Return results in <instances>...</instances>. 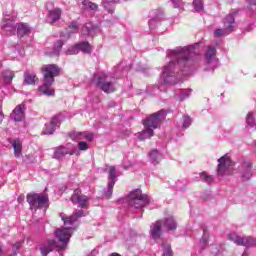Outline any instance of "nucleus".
Wrapping results in <instances>:
<instances>
[{
	"label": "nucleus",
	"instance_id": "f257e3e1",
	"mask_svg": "<svg viewBox=\"0 0 256 256\" xmlns=\"http://www.w3.org/2000/svg\"><path fill=\"white\" fill-rule=\"evenodd\" d=\"M199 55V44L176 47L166 53L169 63L162 68L160 85H175L184 77L193 73V57Z\"/></svg>",
	"mask_w": 256,
	"mask_h": 256
},
{
	"label": "nucleus",
	"instance_id": "f03ea898",
	"mask_svg": "<svg viewBox=\"0 0 256 256\" xmlns=\"http://www.w3.org/2000/svg\"><path fill=\"white\" fill-rule=\"evenodd\" d=\"M87 212L83 210H75L71 216H67L65 213H60L61 220L64 223V227L55 230V237L58 239L59 243L55 239L48 240L46 243L40 246V252L42 256H47L53 249H58V251H65L69 241L75 231V223L81 217H85Z\"/></svg>",
	"mask_w": 256,
	"mask_h": 256
},
{
	"label": "nucleus",
	"instance_id": "7ed1b4c3",
	"mask_svg": "<svg viewBox=\"0 0 256 256\" xmlns=\"http://www.w3.org/2000/svg\"><path fill=\"white\" fill-rule=\"evenodd\" d=\"M127 64L121 62L115 67L113 74H107L105 72H99L94 75L93 83L101 89L104 93H115L117 87L115 86V79H121L125 75L126 71H129Z\"/></svg>",
	"mask_w": 256,
	"mask_h": 256
},
{
	"label": "nucleus",
	"instance_id": "20e7f679",
	"mask_svg": "<svg viewBox=\"0 0 256 256\" xmlns=\"http://www.w3.org/2000/svg\"><path fill=\"white\" fill-rule=\"evenodd\" d=\"M167 117V111L160 110L154 114L148 116L143 120L144 130L138 133L137 137L139 141H145V139H151L155 135L154 129H158L161 126L163 120Z\"/></svg>",
	"mask_w": 256,
	"mask_h": 256
},
{
	"label": "nucleus",
	"instance_id": "39448f33",
	"mask_svg": "<svg viewBox=\"0 0 256 256\" xmlns=\"http://www.w3.org/2000/svg\"><path fill=\"white\" fill-rule=\"evenodd\" d=\"M59 71V66L55 64H48L42 67L44 80L43 85L39 87L40 93L48 97L55 95L53 83H55V77L59 76Z\"/></svg>",
	"mask_w": 256,
	"mask_h": 256
},
{
	"label": "nucleus",
	"instance_id": "423d86ee",
	"mask_svg": "<svg viewBox=\"0 0 256 256\" xmlns=\"http://www.w3.org/2000/svg\"><path fill=\"white\" fill-rule=\"evenodd\" d=\"M126 203L130 209H143L151 203V198L143 194L141 189H136L127 196Z\"/></svg>",
	"mask_w": 256,
	"mask_h": 256
},
{
	"label": "nucleus",
	"instance_id": "0eeeda50",
	"mask_svg": "<svg viewBox=\"0 0 256 256\" xmlns=\"http://www.w3.org/2000/svg\"><path fill=\"white\" fill-rule=\"evenodd\" d=\"M233 171H235V163H233L231 157L224 155L218 159L217 175L219 177L233 175Z\"/></svg>",
	"mask_w": 256,
	"mask_h": 256
},
{
	"label": "nucleus",
	"instance_id": "6e6552de",
	"mask_svg": "<svg viewBox=\"0 0 256 256\" xmlns=\"http://www.w3.org/2000/svg\"><path fill=\"white\" fill-rule=\"evenodd\" d=\"M27 201L31 209H47L49 196L46 194L32 193L27 195Z\"/></svg>",
	"mask_w": 256,
	"mask_h": 256
},
{
	"label": "nucleus",
	"instance_id": "1a4fd4ad",
	"mask_svg": "<svg viewBox=\"0 0 256 256\" xmlns=\"http://www.w3.org/2000/svg\"><path fill=\"white\" fill-rule=\"evenodd\" d=\"M205 71H214L219 67V59L217 58V49L213 46H208L204 53Z\"/></svg>",
	"mask_w": 256,
	"mask_h": 256
},
{
	"label": "nucleus",
	"instance_id": "9d476101",
	"mask_svg": "<svg viewBox=\"0 0 256 256\" xmlns=\"http://www.w3.org/2000/svg\"><path fill=\"white\" fill-rule=\"evenodd\" d=\"M224 28H220L214 31V37H225L229 35V33H233V29H235V15L229 14L225 17Z\"/></svg>",
	"mask_w": 256,
	"mask_h": 256
},
{
	"label": "nucleus",
	"instance_id": "9b49d317",
	"mask_svg": "<svg viewBox=\"0 0 256 256\" xmlns=\"http://www.w3.org/2000/svg\"><path fill=\"white\" fill-rule=\"evenodd\" d=\"M79 51L90 55V53H93V46H91L88 41L78 42L66 50V55H77Z\"/></svg>",
	"mask_w": 256,
	"mask_h": 256
},
{
	"label": "nucleus",
	"instance_id": "f8f14e48",
	"mask_svg": "<svg viewBox=\"0 0 256 256\" xmlns=\"http://www.w3.org/2000/svg\"><path fill=\"white\" fill-rule=\"evenodd\" d=\"M228 239L230 241H233L235 245H239L242 247H255L256 245V239L251 236L241 237L237 234H229Z\"/></svg>",
	"mask_w": 256,
	"mask_h": 256
},
{
	"label": "nucleus",
	"instance_id": "ddd939ff",
	"mask_svg": "<svg viewBox=\"0 0 256 256\" xmlns=\"http://www.w3.org/2000/svg\"><path fill=\"white\" fill-rule=\"evenodd\" d=\"M71 201L74 205L81 207V209H87V206L89 205V197L83 195L80 190L74 191Z\"/></svg>",
	"mask_w": 256,
	"mask_h": 256
},
{
	"label": "nucleus",
	"instance_id": "4468645a",
	"mask_svg": "<svg viewBox=\"0 0 256 256\" xmlns=\"http://www.w3.org/2000/svg\"><path fill=\"white\" fill-rule=\"evenodd\" d=\"M251 161L250 160H243L241 165L238 166V172L240 173V177L242 181H249L251 179Z\"/></svg>",
	"mask_w": 256,
	"mask_h": 256
},
{
	"label": "nucleus",
	"instance_id": "2eb2a0df",
	"mask_svg": "<svg viewBox=\"0 0 256 256\" xmlns=\"http://www.w3.org/2000/svg\"><path fill=\"white\" fill-rule=\"evenodd\" d=\"M61 121H63V115L54 116L49 123L45 124L44 135H53L57 127L61 125Z\"/></svg>",
	"mask_w": 256,
	"mask_h": 256
},
{
	"label": "nucleus",
	"instance_id": "dca6fc26",
	"mask_svg": "<svg viewBox=\"0 0 256 256\" xmlns=\"http://www.w3.org/2000/svg\"><path fill=\"white\" fill-rule=\"evenodd\" d=\"M163 233V221L158 220L150 226V235L152 239L157 241L161 239V235Z\"/></svg>",
	"mask_w": 256,
	"mask_h": 256
},
{
	"label": "nucleus",
	"instance_id": "f3484780",
	"mask_svg": "<svg viewBox=\"0 0 256 256\" xmlns=\"http://www.w3.org/2000/svg\"><path fill=\"white\" fill-rule=\"evenodd\" d=\"M10 117H11V119H13V121H16V122H19L22 119H24V117H25V105L20 104V105L16 106V108L13 110Z\"/></svg>",
	"mask_w": 256,
	"mask_h": 256
},
{
	"label": "nucleus",
	"instance_id": "a211bd4d",
	"mask_svg": "<svg viewBox=\"0 0 256 256\" xmlns=\"http://www.w3.org/2000/svg\"><path fill=\"white\" fill-rule=\"evenodd\" d=\"M70 138L72 141H83V139H86L87 141H93V133L71 132Z\"/></svg>",
	"mask_w": 256,
	"mask_h": 256
},
{
	"label": "nucleus",
	"instance_id": "6ab92c4d",
	"mask_svg": "<svg viewBox=\"0 0 256 256\" xmlns=\"http://www.w3.org/2000/svg\"><path fill=\"white\" fill-rule=\"evenodd\" d=\"M160 221H162V226L164 229H167V231H175V229H177V221H175L173 216L167 217Z\"/></svg>",
	"mask_w": 256,
	"mask_h": 256
},
{
	"label": "nucleus",
	"instance_id": "aec40b11",
	"mask_svg": "<svg viewBox=\"0 0 256 256\" xmlns=\"http://www.w3.org/2000/svg\"><path fill=\"white\" fill-rule=\"evenodd\" d=\"M149 161L152 163V165H159L161 163V159H163V154L159 152L157 149H153L149 154Z\"/></svg>",
	"mask_w": 256,
	"mask_h": 256
},
{
	"label": "nucleus",
	"instance_id": "412c9836",
	"mask_svg": "<svg viewBox=\"0 0 256 256\" xmlns=\"http://www.w3.org/2000/svg\"><path fill=\"white\" fill-rule=\"evenodd\" d=\"M61 19V9L55 8L48 12L47 21L48 23H57Z\"/></svg>",
	"mask_w": 256,
	"mask_h": 256
},
{
	"label": "nucleus",
	"instance_id": "4be33fe9",
	"mask_svg": "<svg viewBox=\"0 0 256 256\" xmlns=\"http://www.w3.org/2000/svg\"><path fill=\"white\" fill-rule=\"evenodd\" d=\"M99 27L93 25V23H86V25L82 29L83 35H97L99 33Z\"/></svg>",
	"mask_w": 256,
	"mask_h": 256
},
{
	"label": "nucleus",
	"instance_id": "5701e85b",
	"mask_svg": "<svg viewBox=\"0 0 256 256\" xmlns=\"http://www.w3.org/2000/svg\"><path fill=\"white\" fill-rule=\"evenodd\" d=\"M73 155L65 146H59L54 149V159H62L65 155Z\"/></svg>",
	"mask_w": 256,
	"mask_h": 256
},
{
	"label": "nucleus",
	"instance_id": "b1692460",
	"mask_svg": "<svg viewBox=\"0 0 256 256\" xmlns=\"http://www.w3.org/2000/svg\"><path fill=\"white\" fill-rule=\"evenodd\" d=\"M11 145L14 149V155L15 157H17V159H19V157H21L23 155L22 151H23V144L21 143V140L16 139V140H12L11 141Z\"/></svg>",
	"mask_w": 256,
	"mask_h": 256
},
{
	"label": "nucleus",
	"instance_id": "393cba45",
	"mask_svg": "<svg viewBox=\"0 0 256 256\" xmlns=\"http://www.w3.org/2000/svg\"><path fill=\"white\" fill-rule=\"evenodd\" d=\"M5 24L3 25L6 31H15V16H4Z\"/></svg>",
	"mask_w": 256,
	"mask_h": 256
},
{
	"label": "nucleus",
	"instance_id": "a878e982",
	"mask_svg": "<svg viewBox=\"0 0 256 256\" xmlns=\"http://www.w3.org/2000/svg\"><path fill=\"white\" fill-rule=\"evenodd\" d=\"M39 79L37 78V75L33 72L26 71L24 73V83L26 85H35Z\"/></svg>",
	"mask_w": 256,
	"mask_h": 256
},
{
	"label": "nucleus",
	"instance_id": "bb28decb",
	"mask_svg": "<svg viewBox=\"0 0 256 256\" xmlns=\"http://www.w3.org/2000/svg\"><path fill=\"white\" fill-rule=\"evenodd\" d=\"M97 9H99V6L89 0H83L81 3L82 11H97Z\"/></svg>",
	"mask_w": 256,
	"mask_h": 256
},
{
	"label": "nucleus",
	"instance_id": "cd10ccee",
	"mask_svg": "<svg viewBox=\"0 0 256 256\" xmlns=\"http://www.w3.org/2000/svg\"><path fill=\"white\" fill-rule=\"evenodd\" d=\"M75 33H79V23L73 21L68 25L66 29L67 39H70L71 35H75Z\"/></svg>",
	"mask_w": 256,
	"mask_h": 256
},
{
	"label": "nucleus",
	"instance_id": "c85d7f7f",
	"mask_svg": "<svg viewBox=\"0 0 256 256\" xmlns=\"http://www.w3.org/2000/svg\"><path fill=\"white\" fill-rule=\"evenodd\" d=\"M17 33L18 37H25V35H29V33H31V28L25 23H19L17 25Z\"/></svg>",
	"mask_w": 256,
	"mask_h": 256
},
{
	"label": "nucleus",
	"instance_id": "c756f323",
	"mask_svg": "<svg viewBox=\"0 0 256 256\" xmlns=\"http://www.w3.org/2000/svg\"><path fill=\"white\" fill-rule=\"evenodd\" d=\"M14 77H15V73L11 70H4L2 72V79L5 85H11Z\"/></svg>",
	"mask_w": 256,
	"mask_h": 256
},
{
	"label": "nucleus",
	"instance_id": "7c9ffc66",
	"mask_svg": "<svg viewBox=\"0 0 256 256\" xmlns=\"http://www.w3.org/2000/svg\"><path fill=\"white\" fill-rule=\"evenodd\" d=\"M109 176H108V183H117V170L115 169V166H111L108 170Z\"/></svg>",
	"mask_w": 256,
	"mask_h": 256
},
{
	"label": "nucleus",
	"instance_id": "2f4dec72",
	"mask_svg": "<svg viewBox=\"0 0 256 256\" xmlns=\"http://www.w3.org/2000/svg\"><path fill=\"white\" fill-rule=\"evenodd\" d=\"M176 95L180 101H185V99L191 97V90H178Z\"/></svg>",
	"mask_w": 256,
	"mask_h": 256
},
{
	"label": "nucleus",
	"instance_id": "473e14b6",
	"mask_svg": "<svg viewBox=\"0 0 256 256\" xmlns=\"http://www.w3.org/2000/svg\"><path fill=\"white\" fill-rule=\"evenodd\" d=\"M246 125L247 127H255L256 125V120H255V114L253 112H248L246 116Z\"/></svg>",
	"mask_w": 256,
	"mask_h": 256
},
{
	"label": "nucleus",
	"instance_id": "72a5a7b5",
	"mask_svg": "<svg viewBox=\"0 0 256 256\" xmlns=\"http://www.w3.org/2000/svg\"><path fill=\"white\" fill-rule=\"evenodd\" d=\"M113 187H115L114 182H108V187L107 189L104 190V194H103V197L105 199H111L113 195Z\"/></svg>",
	"mask_w": 256,
	"mask_h": 256
},
{
	"label": "nucleus",
	"instance_id": "f704fd0d",
	"mask_svg": "<svg viewBox=\"0 0 256 256\" xmlns=\"http://www.w3.org/2000/svg\"><path fill=\"white\" fill-rule=\"evenodd\" d=\"M61 49H63V41L59 40L54 44V50L49 52L48 55H59Z\"/></svg>",
	"mask_w": 256,
	"mask_h": 256
},
{
	"label": "nucleus",
	"instance_id": "c9c22d12",
	"mask_svg": "<svg viewBox=\"0 0 256 256\" xmlns=\"http://www.w3.org/2000/svg\"><path fill=\"white\" fill-rule=\"evenodd\" d=\"M207 243H209V232H207V230H204L203 231V236L200 239L201 249H205V247H207Z\"/></svg>",
	"mask_w": 256,
	"mask_h": 256
},
{
	"label": "nucleus",
	"instance_id": "e433bc0d",
	"mask_svg": "<svg viewBox=\"0 0 256 256\" xmlns=\"http://www.w3.org/2000/svg\"><path fill=\"white\" fill-rule=\"evenodd\" d=\"M162 249H163L162 256H172L173 255V251L171 250V244L163 243Z\"/></svg>",
	"mask_w": 256,
	"mask_h": 256
},
{
	"label": "nucleus",
	"instance_id": "4c0bfd02",
	"mask_svg": "<svg viewBox=\"0 0 256 256\" xmlns=\"http://www.w3.org/2000/svg\"><path fill=\"white\" fill-rule=\"evenodd\" d=\"M191 117L187 116V115H184L182 117V127L183 129H189V127H191Z\"/></svg>",
	"mask_w": 256,
	"mask_h": 256
},
{
	"label": "nucleus",
	"instance_id": "58836bf2",
	"mask_svg": "<svg viewBox=\"0 0 256 256\" xmlns=\"http://www.w3.org/2000/svg\"><path fill=\"white\" fill-rule=\"evenodd\" d=\"M193 7H194V10L197 11L198 13L203 11V9H204L203 0H194Z\"/></svg>",
	"mask_w": 256,
	"mask_h": 256
},
{
	"label": "nucleus",
	"instance_id": "ea45409f",
	"mask_svg": "<svg viewBox=\"0 0 256 256\" xmlns=\"http://www.w3.org/2000/svg\"><path fill=\"white\" fill-rule=\"evenodd\" d=\"M200 179L205 181V183H213V176L207 174L206 172H202L200 174Z\"/></svg>",
	"mask_w": 256,
	"mask_h": 256
},
{
	"label": "nucleus",
	"instance_id": "a19ab883",
	"mask_svg": "<svg viewBox=\"0 0 256 256\" xmlns=\"http://www.w3.org/2000/svg\"><path fill=\"white\" fill-rule=\"evenodd\" d=\"M159 23H161L159 18H152L149 20L148 25L150 29H155Z\"/></svg>",
	"mask_w": 256,
	"mask_h": 256
},
{
	"label": "nucleus",
	"instance_id": "79ce46f5",
	"mask_svg": "<svg viewBox=\"0 0 256 256\" xmlns=\"http://www.w3.org/2000/svg\"><path fill=\"white\" fill-rule=\"evenodd\" d=\"M78 149H79L80 151H87V150L89 149V145H88L87 142H85V141H80V142L78 143Z\"/></svg>",
	"mask_w": 256,
	"mask_h": 256
},
{
	"label": "nucleus",
	"instance_id": "37998d69",
	"mask_svg": "<svg viewBox=\"0 0 256 256\" xmlns=\"http://www.w3.org/2000/svg\"><path fill=\"white\" fill-rule=\"evenodd\" d=\"M23 245V241L20 242H16L13 246H12V251L14 252L15 255H17V251L19 249H21V246Z\"/></svg>",
	"mask_w": 256,
	"mask_h": 256
},
{
	"label": "nucleus",
	"instance_id": "c03bdc74",
	"mask_svg": "<svg viewBox=\"0 0 256 256\" xmlns=\"http://www.w3.org/2000/svg\"><path fill=\"white\" fill-rule=\"evenodd\" d=\"M174 5V9H179L181 7V0H171Z\"/></svg>",
	"mask_w": 256,
	"mask_h": 256
},
{
	"label": "nucleus",
	"instance_id": "a18cd8bd",
	"mask_svg": "<svg viewBox=\"0 0 256 256\" xmlns=\"http://www.w3.org/2000/svg\"><path fill=\"white\" fill-rule=\"evenodd\" d=\"M2 107H3V104L0 102V121H3V118H4Z\"/></svg>",
	"mask_w": 256,
	"mask_h": 256
},
{
	"label": "nucleus",
	"instance_id": "49530a36",
	"mask_svg": "<svg viewBox=\"0 0 256 256\" xmlns=\"http://www.w3.org/2000/svg\"><path fill=\"white\" fill-rule=\"evenodd\" d=\"M250 7H256V0H248Z\"/></svg>",
	"mask_w": 256,
	"mask_h": 256
},
{
	"label": "nucleus",
	"instance_id": "de8ad7c7",
	"mask_svg": "<svg viewBox=\"0 0 256 256\" xmlns=\"http://www.w3.org/2000/svg\"><path fill=\"white\" fill-rule=\"evenodd\" d=\"M110 256H121L118 253H112Z\"/></svg>",
	"mask_w": 256,
	"mask_h": 256
},
{
	"label": "nucleus",
	"instance_id": "09e8293b",
	"mask_svg": "<svg viewBox=\"0 0 256 256\" xmlns=\"http://www.w3.org/2000/svg\"><path fill=\"white\" fill-rule=\"evenodd\" d=\"M0 256H3V252H2L1 246H0Z\"/></svg>",
	"mask_w": 256,
	"mask_h": 256
},
{
	"label": "nucleus",
	"instance_id": "8fccbe9b",
	"mask_svg": "<svg viewBox=\"0 0 256 256\" xmlns=\"http://www.w3.org/2000/svg\"><path fill=\"white\" fill-rule=\"evenodd\" d=\"M215 253H219V249L216 248V249H215Z\"/></svg>",
	"mask_w": 256,
	"mask_h": 256
},
{
	"label": "nucleus",
	"instance_id": "3c124183",
	"mask_svg": "<svg viewBox=\"0 0 256 256\" xmlns=\"http://www.w3.org/2000/svg\"><path fill=\"white\" fill-rule=\"evenodd\" d=\"M242 256H247V253H243Z\"/></svg>",
	"mask_w": 256,
	"mask_h": 256
},
{
	"label": "nucleus",
	"instance_id": "603ef678",
	"mask_svg": "<svg viewBox=\"0 0 256 256\" xmlns=\"http://www.w3.org/2000/svg\"><path fill=\"white\" fill-rule=\"evenodd\" d=\"M124 169H128V166H125V165H124Z\"/></svg>",
	"mask_w": 256,
	"mask_h": 256
},
{
	"label": "nucleus",
	"instance_id": "864d4df0",
	"mask_svg": "<svg viewBox=\"0 0 256 256\" xmlns=\"http://www.w3.org/2000/svg\"><path fill=\"white\" fill-rule=\"evenodd\" d=\"M60 256H63V254H62V253H60Z\"/></svg>",
	"mask_w": 256,
	"mask_h": 256
}]
</instances>
